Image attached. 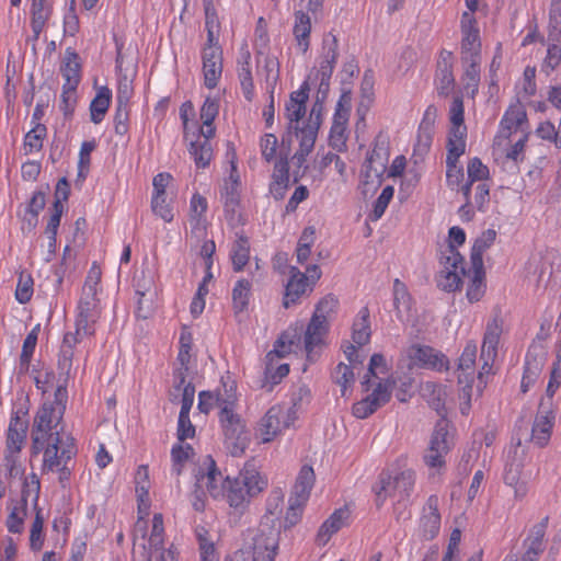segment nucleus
Segmentation results:
<instances>
[{
	"mask_svg": "<svg viewBox=\"0 0 561 561\" xmlns=\"http://www.w3.org/2000/svg\"><path fill=\"white\" fill-rule=\"evenodd\" d=\"M194 490L191 504L196 512H204L207 495L225 501L236 512H244L251 501L268 485L267 478L253 463L247 462L234 477L225 476L215 459L207 455L194 469Z\"/></svg>",
	"mask_w": 561,
	"mask_h": 561,
	"instance_id": "nucleus-1",
	"label": "nucleus"
},
{
	"mask_svg": "<svg viewBox=\"0 0 561 561\" xmlns=\"http://www.w3.org/2000/svg\"><path fill=\"white\" fill-rule=\"evenodd\" d=\"M336 59L337 39L328 34L322 41L318 65L309 71L300 87L290 94L294 105H306L310 99L313 100V105H323L327 102Z\"/></svg>",
	"mask_w": 561,
	"mask_h": 561,
	"instance_id": "nucleus-2",
	"label": "nucleus"
},
{
	"mask_svg": "<svg viewBox=\"0 0 561 561\" xmlns=\"http://www.w3.org/2000/svg\"><path fill=\"white\" fill-rule=\"evenodd\" d=\"M320 108L317 107H286L288 128L294 131L298 148L291 157L295 181L304 176L308 170V157L314 149L321 124Z\"/></svg>",
	"mask_w": 561,
	"mask_h": 561,
	"instance_id": "nucleus-3",
	"label": "nucleus"
},
{
	"mask_svg": "<svg viewBox=\"0 0 561 561\" xmlns=\"http://www.w3.org/2000/svg\"><path fill=\"white\" fill-rule=\"evenodd\" d=\"M196 107H182L181 118L185 131V138L190 140V154L193 157L197 168H206L213 159V147L210 138L215 136L216 128L213 125L218 115V107H199V119L195 121Z\"/></svg>",
	"mask_w": 561,
	"mask_h": 561,
	"instance_id": "nucleus-4",
	"label": "nucleus"
},
{
	"mask_svg": "<svg viewBox=\"0 0 561 561\" xmlns=\"http://www.w3.org/2000/svg\"><path fill=\"white\" fill-rule=\"evenodd\" d=\"M238 396L236 387H225V392L217 393L218 421L224 433L225 446L233 457L241 456L248 447L245 421L237 412Z\"/></svg>",
	"mask_w": 561,
	"mask_h": 561,
	"instance_id": "nucleus-5",
	"label": "nucleus"
},
{
	"mask_svg": "<svg viewBox=\"0 0 561 561\" xmlns=\"http://www.w3.org/2000/svg\"><path fill=\"white\" fill-rule=\"evenodd\" d=\"M450 124L446 146V183L450 190L462 194L466 178L459 159L466 152L467 126L463 107H451Z\"/></svg>",
	"mask_w": 561,
	"mask_h": 561,
	"instance_id": "nucleus-6",
	"label": "nucleus"
},
{
	"mask_svg": "<svg viewBox=\"0 0 561 561\" xmlns=\"http://www.w3.org/2000/svg\"><path fill=\"white\" fill-rule=\"evenodd\" d=\"M34 453H43L42 470L56 472L59 481L64 482L70 477L69 461L77 454L73 437L69 435L55 436L47 439L42 446L32 445Z\"/></svg>",
	"mask_w": 561,
	"mask_h": 561,
	"instance_id": "nucleus-7",
	"label": "nucleus"
},
{
	"mask_svg": "<svg viewBox=\"0 0 561 561\" xmlns=\"http://www.w3.org/2000/svg\"><path fill=\"white\" fill-rule=\"evenodd\" d=\"M415 476V471L410 468L396 472L382 471L373 486L376 506L381 507L388 496L398 497L399 501L408 500L414 490Z\"/></svg>",
	"mask_w": 561,
	"mask_h": 561,
	"instance_id": "nucleus-8",
	"label": "nucleus"
},
{
	"mask_svg": "<svg viewBox=\"0 0 561 561\" xmlns=\"http://www.w3.org/2000/svg\"><path fill=\"white\" fill-rule=\"evenodd\" d=\"M296 410L285 404L272 405L257 421L254 438L260 444H268L280 436L296 421Z\"/></svg>",
	"mask_w": 561,
	"mask_h": 561,
	"instance_id": "nucleus-9",
	"label": "nucleus"
},
{
	"mask_svg": "<svg viewBox=\"0 0 561 561\" xmlns=\"http://www.w3.org/2000/svg\"><path fill=\"white\" fill-rule=\"evenodd\" d=\"M454 446L449 432V422L440 419L431 435L428 446L423 454V461L430 470L440 474L446 468V457Z\"/></svg>",
	"mask_w": 561,
	"mask_h": 561,
	"instance_id": "nucleus-10",
	"label": "nucleus"
},
{
	"mask_svg": "<svg viewBox=\"0 0 561 561\" xmlns=\"http://www.w3.org/2000/svg\"><path fill=\"white\" fill-rule=\"evenodd\" d=\"M438 266L435 276L437 287L446 293L460 289L466 275L465 259L460 252H454L451 248L439 249Z\"/></svg>",
	"mask_w": 561,
	"mask_h": 561,
	"instance_id": "nucleus-11",
	"label": "nucleus"
},
{
	"mask_svg": "<svg viewBox=\"0 0 561 561\" xmlns=\"http://www.w3.org/2000/svg\"><path fill=\"white\" fill-rule=\"evenodd\" d=\"M62 416L64 408L43 404L34 417L32 445L42 446L47 439H53L55 436L69 435L60 426Z\"/></svg>",
	"mask_w": 561,
	"mask_h": 561,
	"instance_id": "nucleus-12",
	"label": "nucleus"
},
{
	"mask_svg": "<svg viewBox=\"0 0 561 561\" xmlns=\"http://www.w3.org/2000/svg\"><path fill=\"white\" fill-rule=\"evenodd\" d=\"M41 484L37 478L33 474L30 479L25 480L24 489L20 500L12 502L10 506V513L5 520L8 531L11 534H22L24 530V520L27 516L28 500L32 501L34 510L36 511L38 505V493Z\"/></svg>",
	"mask_w": 561,
	"mask_h": 561,
	"instance_id": "nucleus-13",
	"label": "nucleus"
},
{
	"mask_svg": "<svg viewBox=\"0 0 561 561\" xmlns=\"http://www.w3.org/2000/svg\"><path fill=\"white\" fill-rule=\"evenodd\" d=\"M27 432V421L13 412L10 417L5 449H4V466L11 476L19 473L20 454L25 444Z\"/></svg>",
	"mask_w": 561,
	"mask_h": 561,
	"instance_id": "nucleus-14",
	"label": "nucleus"
},
{
	"mask_svg": "<svg viewBox=\"0 0 561 561\" xmlns=\"http://www.w3.org/2000/svg\"><path fill=\"white\" fill-rule=\"evenodd\" d=\"M322 275L321 268L317 264L309 265L306 273L299 271L296 266L289 268V279L285 286L283 305L289 308L299 301L308 290H312L314 284Z\"/></svg>",
	"mask_w": 561,
	"mask_h": 561,
	"instance_id": "nucleus-15",
	"label": "nucleus"
},
{
	"mask_svg": "<svg viewBox=\"0 0 561 561\" xmlns=\"http://www.w3.org/2000/svg\"><path fill=\"white\" fill-rule=\"evenodd\" d=\"M169 398L172 403L181 404L176 428L178 440L184 443L186 439L194 438L196 428L190 419V412L195 399L194 385L188 382L185 389L170 390Z\"/></svg>",
	"mask_w": 561,
	"mask_h": 561,
	"instance_id": "nucleus-16",
	"label": "nucleus"
},
{
	"mask_svg": "<svg viewBox=\"0 0 561 561\" xmlns=\"http://www.w3.org/2000/svg\"><path fill=\"white\" fill-rule=\"evenodd\" d=\"M60 72L65 79L62 85L61 101L64 105H71L77 102V88L81 80L80 57L72 48H67Z\"/></svg>",
	"mask_w": 561,
	"mask_h": 561,
	"instance_id": "nucleus-17",
	"label": "nucleus"
},
{
	"mask_svg": "<svg viewBox=\"0 0 561 561\" xmlns=\"http://www.w3.org/2000/svg\"><path fill=\"white\" fill-rule=\"evenodd\" d=\"M393 386L391 379L379 381L368 396L353 404V415L362 420L371 415L390 400Z\"/></svg>",
	"mask_w": 561,
	"mask_h": 561,
	"instance_id": "nucleus-18",
	"label": "nucleus"
},
{
	"mask_svg": "<svg viewBox=\"0 0 561 561\" xmlns=\"http://www.w3.org/2000/svg\"><path fill=\"white\" fill-rule=\"evenodd\" d=\"M460 59H481L482 43L474 15L463 12L460 20Z\"/></svg>",
	"mask_w": 561,
	"mask_h": 561,
	"instance_id": "nucleus-19",
	"label": "nucleus"
},
{
	"mask_svg": "<svg viewBox=\"0 0 561 561\" xmlns=\"http://www.w3.org/2000/svg\"><path fill=\"white\" fill-rule=\"evenodd\" d=\"M527 129L525 107H507L501 119L499 134L494 139V148L502 149L506 139L518 133L523 135V133H527Z\"/></svg>",
	"mask_w": 561,
	"mask_h": 561,
	"instance_id": "nucleus-20",
	"label": "nucleus"
},
{
	"mask_svg": "<svg viewBox=\"0 0 561 561\" xmlns=\"http://www.w3.org/2000/svg\"><path fill=\"white\" fill-rule=\"evenodd\" d=\"M98 291L92 290V295L84 293L78 305L77 333L83 335H92L94 333L93 325L98 321L101 308L98 299Z\"/></svg>",
	"mask_w": 561,
	"mask_h": 561,
	"instance_id": "nucleus-21",
	"label": "nucleus"
},
{
	"mask_svg": "<svg viewBox=\"0 0 561 561\" xmlns=\"http://www.w3.org/2000/svg\"><path fill=\"white\" fill-rule=\"evenodd\" d=\"M549 524V517L545 516L539 523L533 525L523 541L524 552L518 556V561H538L546 549L545 536Z\"/></svg>",
	"mask_w": 561,
	"mask_h": 561,
	"instance_id": "nucleus-22",
	"label": "nucleus"
},
{
	"mask_svg": "<svg viewBox=\"0 0 561 561\" xmlns=\"http://www.w3.org/2000/svg\"><path fill=\"white\" fill-rule=\"evenodd\" d=\"M438 506V496L430 495L423 506L417 526L419 536L423 540H433L439 534L442 517Z\"/></svg>",
	"mask_w": 561,
	"mask_h": 561,
	"instance_id": "nucleus-23",
	"label": "nucleus"
},
{
	"mask_svg": "<svg viewBox=\"0 0 561 561\" xmlns=\"http://www.w3.org/2000/svg\"><path fill=\"white\" fill-rule=\"evenodd\" d=\"M204 85L213 90L222 76V49L220 45H205L202 51Z\"/></svg>",
	"mask_w": 561,
	"mask_h": 561,
	"instance_id": "nucleus-24",
	"label": "nucleus"
},
{
	"mask_svg": "<svg viewBox=\"0 0 561 561\" xmlns=\"http://www.w3.org/2000/svg\"><path fill=\"white\" fill-rule=\"evenodd\" d=\"M477 351V344L473 341L468 342L458 360L457 378L460 385H465L462 391L468 402L474 380Z\"/></svg>",
	"mask_w": 561,
	"mask_h": 561,
	"instance_id": "nucleus-25",
	"label": "nucleus"
},
{
	"mask_svg": "<svg viewBox=\"0 0 561 561\" xmlns=\"http://www.w3.org/2000/svg\"><path fill=\"white\" fill-rule=\"evenodd\" d=\"M407 354L415 366L438 371L448 369V358L431 346L412 345L408 348Z\"/></svg>",
	"mask_w": 561,
	"mask_h": 561,
	"instance_id": "nucleus-26",
	"label": "nucleus"
},
{
	"mask_svg": "<svg viewBox=\"0 0 561 561\" xmlns=\"http://www.w3.org/2000/svg\"><path fill=\"white\" fill-rule=\"evenodd\" d=\"M241 180L237 169V163L232 160L230 163V173L220 187V199L224 204L225 213L234 215L240 206Z\"/></svg>",
	"mask_w": 561,
	"mask_h": 561,
	"instance_id": "nucleus-27",
	"label": "nucleus"
},
{
	"mask_svg": "<svg viewBox=\"0 0 561 561\" xmlns=\"http://www.w3.org/2000/svg\"><path fill=\"white\" fill-rule=\"evenodd\" d=\"M351 520V510L347 506L336 508L319 527L316 535V545L324 547L333 535L347 526Z\"/></svg>",
	"mask_w": 561,
	"mask_h": 561,
	"instance_id": "nucleus-28",
	"label": "nucleus"
},
{
	"mask_svg": "<svg viewBox=\"0 0 561 561\" xmlns=\"http://www.w3.org/2000/svg\"><path fill=\"white\" fill-rule=\"evenodd\" d=\"M388 152L382 148H373L363 165V176L366 184L380 185L387 170Z\"/></svg>",
	"mask_w": 561,
	"mask_h": 561,
	"instance_id": "nucleus-29",
	"label": "nucleus"
},
{
	"mask_svg": "<svg viewBox=\"0 0 561 561\" xmlns=\"http://www.w3.org/2000/svg\"><path fill=\"white\" fill-rule=\"evenodd\" d=\"M328 331L329 325H324L316 319H310L304 339V346L308 362L313 363L318 358L324 346V339Z\"/></svg>",
	"mask_w": 561,
	"mask_h": 561,
	"instance_id": "nucleus-30",
	"label": "nucleus"
},
{
	"mask_svg": "<svg viewBox=\"0 0 561 561\" xmlns=\"http://www.w3.org/2000/svg\"><path fill=\"white\" fill-rule=\"evenodd\" d=\"M278 550V535L270 529L260 531L253 538L252 561H275Z\"/></svg>",
	"mask_w": 561,
	"mask_h": 561,
	"instance_id": "nucleus-31",
	"label": "nucleus"
},
{
	"mask_svg": "<svg viewBox=\"0 0 561 561\" xmlns=\"http://www.w3.org/2000/svg\"><path fill=\"white\" fill-rule=\"evenodd\" d=\"M435 88L440 95H448L454 91L453 54L448 50H442L439 54L435 75Z\"/></svg>",
	"mask_w": 561,
	"mask_h": 561,
	"instance_id": "nucleus-32",
	"label": "nucleus"
},
{
	"mask_svg": "<svg viewBox=\"0 0 561 561\" xmlns=\"http://www.w3.org/2000/svg\"><path fill=\"white\" fill-rule=\"evenodd\" d=\"M208 202L205 196L198 192L194 193L190 199L188 222L192 231L202 233L206 230Z\"/></svg>",
	"mask_w": 561,
	"mask_h": 561,
	"instance_id": "nucleus-33",
	"label": "nucleus"
},
{
	"mask_svg": "<svg viewBox=\"0 0 561 561\" xmlns=\"http://www.w3.org/2000/svg\"><path fill=\"white\" fill-rule=\"evenodd\" d=\"M359 68L354 57L347 59L340 71V91L341 95L336 105H348L352 101L353 79L358 73Z\"/></svg>",
	"mask_w": 561,
	"mask_h": 561,
	"instance_id": "nucleus-34",
	"label": "nucleus"
},
{
	"mask_svg": "<svg viewBox=\"0 0 561 561\" xmlns=\"http://www.w3.org/2000/svg\"><path fill=\"white\" fill-rule=\"evenodd\" d=\"M289 186V167L287 158L275 162L270 183V193L276 201L284 198Z\"/></svg>",
	"mask_w": 561,
	"mask_h": 561,
	"instance_id": "nucleus-35",
	"label": "nucleus"
},
{
	"mask_svg": "<svg viewBox=\"0 0 561 561\" xmlns=\"http://www.w3.org/2000/svg\"><path fill=\"white\" fill-rule=\"evenodd\" d=\"M316 474L311 466L300 468L291 491V499L307 503L314 485Z\"/></svg>",
	"mask_w": 561,
	"mask_h": 561,
	"instance_id": "nucleus-36",
	"label": "nucleus"
},
{
	"mask_svg": "<svg viewBox=\"0 0 561 561\" xmlns=\"http://www.w3.org/2000/svg\"><path fill=\"white\" fill-rule=\"evenodd\" d=\"M192 348L193 347H179V353L176 357L178 367L173 369V379L172 387L170 390H182L188 385L190 381H186V377L191 369L192 363Z\"/></svg>",
	"mask_w": 561,
	"mask_h": 561,
	"instance_id": "nucleus-37",
	"label": "nucleus"
},
{
	"mask_svg": "<svg viewBox=\"0 0 561 561\" xmlns=\"http://www.w3.org/2000/svg\"><path fill=\"white\" fill-rule=\"evenodd\" d=\"M480 182H490V171L479 158L474 157L467 163V176L462 186V196L470 195L474 183Z\"/></svg>",
	"mask_w": 561,
	"mask_h": 561,
	"instance_id": "nucleus-38",
	"label": "nucleus"
},
{
	"mask_svg": "<svg viewBox=\"0 0 561 561\" xmlns=\"http://www.w3.org/2000/svg\"><path fill=\"white\" fill-rule=\"evenodd\" d=\"M392 295H393V307H394L397 317L400 320H403L404 318L409 317L412 311L413 299H412L411 294L409 293L407 285L399 278H396L393 280Z\"/></svg>",
	"mask_w": 561,
	"mask_h": 561,
	"instance_id": "nucleus-39",
	"label": "nucleus"
},
{
	"mask_svg": "<svg viewBox=\"0 0 561 561\" xmlns=\"http://www.w3.org/2000/svg\"><path fill=\"white\" fill-rule=\"evenodd\" d=\"M370 312L368 307H363L357 312L352 325V340L358 346H363L370 341L371 329L369 321Z\"/></svg>",
	"mask_w": 561,
	"mask_h": 561,
	"instance_id": "nucleus-40",
	"label": "nucleus"
},
{
	"mask_svg": "<svg viewBox=\"0 0 561 561\" xmlns=\"http://www.w3.org/2000/svg\"><path fill=\"white\" fill-rule=\"evenodd\" d=\"M553 424H554V416L552 413H547L545 415H538L535 419V422L533 425L531 440L539 447L546 446L550 440Z\"/></svg>",
	"mask_w": 561,
	"mask_h": 561,
	"instance_id": "nucleus-41",
	"label": "nucleus"
},
{
	"mask_svg": "<svg viewBox=\"0 0 561 561\" xmlns=\"http://www.w3.org/2000/svg\"><path fill=\"white\" fill-rule=\"evenodd\" d=\"M501 334L502 325L497 319H493L486 324L481 347L482 356H488V358H496Z\"/></svg>",
	"mask_w": 561,
	"mask_h": 561,
	"instance_id": "nucleus-42",
	"label": "nucleus"
},
{
	"mask_svg": "<svg viewBox=\"0 0 561 561\" xmlns=\"http://www.w3.org/2000/svg\"><path fill=\"white\" fill-rule=\"evenodd\" d=\"M230 259L234 272H241L250 260V242L243 234H238L230 250Z\"/></svg>",
	"mask_w": 561,
	"mask_h": 561,
	"instance_id": "nucleus-43",
	"label": "nucleus"
},
{
	"mask_svg": "<svg viewBox=\"0 0 561 561\" xmlns=\"http://www.w3.org/2000/svg\"><path fill=\"white\" fill-rule=\"evenodd\" d=\"M195 536L198 543V552L201 561H219V551L211 539L209 531L205 527H197Z\"/></svg>",
	"mask_w": 561,
	"mask_h": 561,
	"instance_id": "nucleus-44",
	"label": "nucleus"
},
{
	"mask_svg": "<svg viewBox=\"0 0 561 561\" xmlns=\"http://www.w3.org/2000/svg\"><path fill=\"white\" fill-rule=\"evenodd\" d=\"M496 239L494 229H486L476 239L471 248V265L483 267V253L493 245Z\"/></svg>",
	"mask_w": 561,
	"mask_h": 561,
	"instance_id": "nucleus-45",
	"label": "nucleus"
},
{
	"mask_svg": "<svg viewBox=\"0 0 561 561\" xmlns=\"http://www.w3.org/2000/svg\"><path fill=\"white\" fill-rule=\"evenodd\" d=\"M485 272L484 267L471 265L470 283L467 288V298L470 302L480 301L485 294Z\"/></svg>",
	"mask_w": 561,
	"mask_h": 561,
	"instance_id": "nucleus-46",
	"label": "nucleus"
},
{
	"mask_svg": "<svg viewBox=\"0 0 561 561\" xmlns=\"http://www.w3.org/2000/svg\"><path fill=\"white\" fill-rule=\"evenodd\" d=\"M47 136V128L42 123H36L32 129L26 133L23 141V149L25 154L37 153L43 148L44 139Z\"/></svg>",
	"mask_w": 561,
	"mask_h": 561,
	"instance_id": "nucleus-47",
	"label": "nucleus"
},
{
	"mask_svg": "<svg viewBox=\"0 0 561 561\" xmlns=\"http://www.w3.org/2000/svg\"><path fill=\"white\" fill-rule=\"evenodd\" d=\"M252 284L245 278L237 280L232 289V307L234 312L247 310L251 297Z\"/></svg>",
	"mask_w": 561,
	"mask_h": 561,
	"instance_id": "nucleus-48",
	"label": "nucleus"
},
{
	"mask_svg": "<svg viewBox=\"0 0 561 561\" xmlns=\"http://www.w3.org/2000/svg\"><path fill=\"white\" fill-rule=\"evenodd\" d=\"M299 342L300 334L296 329H289L280 334L274 344V350L270 352L267 356L275 354L277 357H285L294 351V346H297Z\"/></svg>",
	"mask_w": 561,
	"mask_h": 561,
	"instance_id": "nucleus-49",
	"label": "nucleus"
},
{
	"mask_svg": "<svg viewBox=\"0 0 561 561\" xmlns=\"http://www.w3.org/2000/svg\"><path fill=\"white\" fill-rule=\"evenodd\" d=\"M260 75L264 78L266 90L273 93L279 78V61L275 56L266 55L260 67Z\"/></svg>",
	"mask_w": 561,
	"mask_h": 561,
	"instance_id": "nucleus-50",
	"label": "nucleus"
},
{
	"mask_svg": "<svg viewBox=\"0 0 561 561\" xmlns=\"http://www.w3.org/2000/svg\"><path fill=\"white\" fill-rule=\"evenodd\" d=\"M311 31L310 19L307 14L299 12L296 14L294 35L297 41V45L302 53H306L309 48V35Z\"/></svg>",
	"mask_w": 561,
	"mask_h": 561,
	"instance_id": "nucleus-51",
	"label": "nucleus"
},
{
	"mask_svg": "<svg viewBox=\"0 0 561 561\" xmlns=\"http://www.w3.org/2000/svg\"><path fill=\"white\" fill-rule=\"evenodd\" d=\"M193 455L194 449L190 444H183L179 442L178 444L173 445L171 449L172 473L179 477L182 473L185 463L191 459Z\"/></svg>",
	"mask_w": 561,
	"mask_h": 561,
	"instance_id": "nucleus-52",
	"label": "nucleus"
},
{
	"mask_svg": "<svg viewBox=\"0 0 561 561\" xmlns=\"http://www.w3.org/2000/svg\"><path fill=\"white\" fill-rule=\"evenodd\" d=\"M316 241V229L314 227H306L298 240L296 248L297 262L305 264L311 255V249Z\"/></svg>",
	"mask_w": 561,
	"mask_h": 561,
	"instance_id": "nucleus-53",
	"label": "nucleus"
},
{
	"mask_svg": "<svg viewBox=\"0 0 561 561\" xmlns=\"http://www.w3.org/2000/svg\"><path fill=\"white\" fill-rule=\"evenodd\" d=\"M337 307L339 299L333 295H327L318 302L311 318L329 325V318L336 312Z\"/></svg>",
	"mask_w": 561,
	"mask_h": 561,
	"instance_id": "nucleus-54",
	"label": "nucleus"
},
{
	"mask_svg": "<svg viewBox=\"0 0 561 561\" xmlns=\"http://www.w3.org/2000/svg\"><path fill=\"white\" fill-rule=\"evenodd\" d=\"M151 210L165 222H171L174 218L173 201L169 196H151Z\"/></svg>",
	"mask_w": 561,
	"mask_h": 561,
	"instance_id": "nucleus-55",
	"label": "nucleus"
},
{
	"mask_svg": "<svg viewBox=\"0 0 561 561\" xmlns=\"http://www.w3.org/2000/svg\"><path fill=\"white\" fill-rule=\"evenodd\" d=\"M44 517L42 510L37 507L30 529V547L33 551H39L44 546Z\"/></svg>",
	"mask_w": 561,
	"mask_h": 561,
	"instance_id": "nucleus-56",
	"label": "nucleus"
},
{
	"mask_svg": "<svg viewBox=\"0 0 561 561\" xmlns=\"http://www.w3.org/2000/svg\"><path fill=\"white\" fill-rule=\"evenodd\" d=\"M148 561H180V551L173 543L148 547Z\"/></svg>",
	"mask_w": 561,
	"mask_h": 561,
	"instance_id": "nucleus-57",
	"label": "nucleus"
},
{
	"mask_svg": "<svg viewBox=\"0 0 561 561\" xmlns=\"http://www.w3.org/2000/svg\"><path fill=\"white\" fill-rule=\"evenodd\" d=\"M332 377L334 381L341 387L342 397H346L348 389L353 386L355 380L353 367L351 365L340 363L335 367Z\"/></svg>",
	"mask_w": 561,
	"mask_h": 561,
	"instance_id": "nucleus-58",
	"label": "nucleus"
},
{
	"mask_svg": "<svg viewBox=\"0 0 561 561\" xmlns=\"http://www.w3.org/2000/svg\"><path fill=\"white\" fill-rule=\"evenodd\" d=\"M433 141L432 130L428 126V124L421 123L417 135H416V141L413 146V157H423L430 151L431 145Z\"/></svg>",
	"mask_w": 561,
	"mask_h": 561,
	"instance_id": "nucleus-59",
	"label": "nucleus"
},
{
	"mask_svg": "<svg viewBox=\"0 0 561 561\" xmlns=\"http://www.w3.org/2000/svg\"><path fill=\"white\" fill-rule=\"evenodd\" d=\"M504 483L514 488L515 497H524L527 493L526 484L520 482V471L518 466L510 465L503 476Z\"/></svg>",
	"mask_w": 561,
	"mask_h": 561,
	"instance_id": "nucleus-60",
	"label": "nucleus"
},
{
	"mask_svg": "<svg viewBox=\"0 0 561 561\" xmlns=\"http://www.w3.org/2000/svg\"><path fill=\"white\" fill-rule=\"evenodd\" d=\"M554 43H550L547 49V56L543 60V69L549 72L553 71L561 62V38L558 39V34L549 36Z\"/></svg>",
	"mask_w": 561,
	"mask_h": 561,
	"instance_id": "nucleus-61",
	"label": "nucleus"
},
{
	"mask_svg": "<svg viewBox=\"0 0 561 561\" xmlns=\"http://www.w3.org/2000/svg\"><path fill=\"white\" fill-rule=\"evenodd\" d=\"M490 182L474 183L471 199L479 211H484L490 202Z\"/></svg>",
	"mask_w": 561,
	"mask_h": 561,
	"instance_id": "nucleus-62",
	"label": "nucleus"
},
{
	"mask_svg": "<svg viewBox=\"0 0 561 561\" xmlns=\"http://www.w3.org/2000/svg\"><path fill=\"white\" fill-rule=\"evenodd\" d=\"M165 542L164 520L161 513H156L151 520V528L148 538V547Z\"/></svg>",
	"mask_w": 561,
	"mask_h": 561,
	"instance_id": "nucleus-63",
	"label": "nucleus"
},
{
	"mask_svg": "<svg viewBox=\"0 0 561 561\" xmlns=\"http://www.w3.org/2000/svg\"><path fill=\"white\" fill-rule=\"evenodd\" d=\"M346 140L347 134L345 123L335 121L330 130L329 145L337 151H344L346 149Z\"/></svg>",
	"mask_w": 561,
	"mask_h": 561,
	"instance_id": "nucleus-64",
	"label": "nucleus"
}]
</instances>
